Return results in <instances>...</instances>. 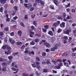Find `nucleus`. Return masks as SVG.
Here are the masks:
<instances>
[{"label":"nucleus","mask_w":76,"mask_h":76,"mask_svg":"<svg viewBox=\"0 0 76 76\" xmlns=\"http://www.w3.org/2000/svg\"><path fill=\"white\" fill-rule=\"evenodd\" d=\"M40 64V63L38 62H36V63H34L31 64V66L35 68V67H37L38 69H41V66L39 65Z\"/></svg>","instance_id":"obj_1"},{"label":"nucleus","mask_w":76,"mask_h":76,"mask_svg":"<svg viewBox=\"0 0 76 76\" xmlns=\"http://www.w3.org/2000/svg\"><path fill=\"white\" fill-rule=\"evenodd\" d=\"M24 6L26 7L28 9H29L31 7H32V4H24Z\"/></svg>","instance_id":"obj_2"},{"label":"nucleus","mask_w":76,"mask_h":76,"mask_svg":"<svg viewBox=\"0 0 76 76\" xmlns=\"http://www.w3.org/2000/svg\"><path fill=\"white\" fill-rule=\"evenodd\" d=\"M9 42H10L12 44H14L16 43V42H15V40H13L12 38H9Z\"/></svg>","instance_id":"obj_3"},{"label":"nucleus","mask_w":76,"mask_h":76,"mask_svg":"<svg viewBox=\"0 0 76 76\" xmlns=\"http://www.w3.org/2000/svg\"><path fill=\"white\" fill-rule=\"evenodd\" d=\"M70 32H71V29H68L66 31H64V34H67V35H69V33Z\"/></svg>","instance_id":"obj_4"},{"label":"nucleus","mask_w":76,"mask_h":76,"mask_svg":"<svg viewBox=\"0 0 76 76\" xmlns=\"http://www.w3.org/2000/svg\"><path fill=\"white\" fill-rule=\"evenodd\" d=\"M57 61H58V62H61V61H62V60L61 59H58L57 60V61H52V62L54 63V64L56 63Z\"/></svg>","instance_id":"obj_5"},{"label":"nucleus","mask_w":76,"mask_h":76,"mask_svg":"<svg viewBox=\"0 0 76 76\" xmlns=\"http://www.w3.org/2000/svg\"><path fill=\"white\" fill-rule=\"evenodd\" d=\"M12 53V51L9 50L8 51H5V54H6L7 55H9V54H10V53Z\"/></svg>","instance_id":"obj_6"},{"label":"nucleus","mask_w":76,"mask_h":76,"mask_svg":"<svg viewBox=\"0 0 76 76\" xmlns=\"http://www.w3.org/2000/svg\"><path fill=\"white\" fill-rule=\"evenodd\" d=\"M44 45H45V46L48 48L50 47V44H48V43H47V42H44Z\"/></svg>","instance_id":"obj_7"},{"label":"nucleus","mask_w":76,"mask_h":76,"mask_svg":"<svg viewBox=\"0 0 76 76\" xmlns=\"http://www.w3.org/2000/svg\"><path fill=\"white\" fill-rule=\"evenodd\" d=\"M60 26L62 28H64V27L65 26V23L62 22V23L60 24Z\"/></svg>","instance_id":"obj_8"},{"label":"nucleus","mask_w":76,"mask_h":76,"mask_svg":"<svg viewBox=\"0 0 76 76\" xmlns=\"http://www.w3.org/2000/svg\"><path fill=\"white\" fill-rule=\"evenodd\" d=\"M18 34L19 35V37L22 36V31L20 30H19L18 31Z\"/></svg>","instance_id":"obj_9"},{"label":"nucleus","mask_w":76,"mask_h":76,"mask_svg":"<svg viewBox=\"0 0 76 76\" xmlns=\"http://www.w3.org/2000/svg\"><path fill=\"white\" fill-rule=\"evenodd\" d=\"M24 58L25 60H27V61H29L30 60V58L29 57H28V56H25L24 57Z\"/></svg>","instance_id":"obj_10"},{"label":"nucleus","mask_w":76,"mask_h":76,"mask_svg":"<svg viewBox=\"0 0 76 76\" xmlns=\"http://www.w3.org/2000/svg\"><path fill=\"white\" fill-rule=\"evenodd\" d=\"M7 0H0V2L2 4H4L6 3V2Z\"/></svg>","instance_id":"obj_11"},{"label":"nucleus","mask_w":76,"mask_h":76,"mask_svg":"<svg viewBox=\"0 0 76 76\" xmlns=\"http://www.w3.org/2000/svg\"><path fill=\"white\" fill-rule=\"evenodd\" d=\"M46 64H50L49 65L51 66V67H53V65L51 64L50 62V61H46Z\"/></svg>","instance_id":"obj_12"},{"label":"nucleus","mask_w":76,"mask_h":76,"mask_svg":"<svg viewBox=\"0 0 76 76\" xmlns=\"http://www.w3.org/2000/svg\"><path fill=\"white\" fill-rule=\"evenodd\" d=\"M53 2L57 6V4L58 3V1L57 0H53Z\"/></svg>","instance_id":"obj_13"},{"label":"nucleus","mask_w":76,"mask_h":76,"mask_svg":"<svg viewBox=\"0 0 76 76\" xmlns=\"http://www.w3.org/2000/svg\"><path fill=\"white\" fill-rule=\"evenodd\" d=\"M48 34L51 35V36H53L54 34H53V33L51 31H50L48 32Z\"/></svg>","instance_id":"obj_14"},{"label":"nucleus","mask_w":76,"mask_h":76,"mask_svg":"<svg viewBox=\"0 0 76 76\" xmlns=\"http://www.w3.org/2000/svg\"><path fill=\"white\" fill-rule=\"evenodd\" d=\"M64 65L65 66H66V67H70L69 66V64H68V63H67V62H64Z\"/></svg>","instance_id":"obj_15"},{"label":"nucleus","mask_w":76,"mask_h":76,"mask_svg":"<svg viewBox=\"0 0 76 76\" xmlns=\"http://www.w3.org/2000/svg\"><path fill=\"white\" fill-rule=\"evenodd\" d=\"M7 47V45H4L2 47V48L3 49H4V50H5V49Z\"/></svg>","instance_id":"obj_16"},{"label":"nucleus","mask_w":76,"mask_h":76,"mask_svg":"<svg viewBox=\"0 0 76 76\" xmlns=\"http://www.w3.org/2000/svg\"><path fill=\"white\" fill-rule=\"evenodd\" d=\"M69 52H67L64 53V54L62 55V56H67L68 54H69Z\"/></svg>","instance_id":"obj_17"},{"label":"nucleus","mask_w":76,"mask_h":76,"mask_svg":"<svg viewBox=\"0 0 76 76\" xmlns=\"http://www.w3.org/2000/svg\"><path fill=\"white\" fill-rule=\"evenodd\" d=\"M35 44V43L34 40L32 41V42L30 43V45H34Z\"/></svg>","instance_id":"obj_18"},{"label":"nucleus","mask_w":76,"mask_h":76,"mask_svg":"<svg viewBox=\"0 0 76 76\" xmlns=\"http://www.w3.org/2000/svg\"><path fill=\"white\" fill-rule=\"evenodd\" d=\"M36 60L37 61H40V58H39L38 56H37L36 57Z\"/></svg>","instance_id":"obj_19"},{"label":"nucleus","mask_w":76,"mask_h":76,"mask_svg":"<svg viewBox=\"0 0 76 76\" xmlns=\"http://www.w3.org/2000/svg\"><path fill=\"white\" fill-rule=\"evenodd\" d=\"M49 8L51 9H54V7L53 5H51L50 6Z\"/></svg>","instance_id":"obj_20"},{"label":"nucleus","mask_w":76,"mask_h":76,"mask_svg":"<svg viewBox=\"0 0 76 76\" xmlns=\"http://www.w3.org/2000/svg\"><path fill=\"white\" fill-rule=\"evenodd\" d=\"M8 57V59L10 60H11V61L12 60V59H13V56H9Z\"/></svg>","instance_id":"obj_21"},{"label":"nucleus","mask_w":76,"mask_h":76,"mask_svg":"<svg viewBox=\"0 0 76 76\" xmlns=\"http://www.w3.org/2000/svg\"><path fill=\"white\" fill-rule=\"evenodd\" d=\"M31 31L32 30H31V29H29V33L30 34H35V32H32Z\"/></svg>","instance_id":"obj_22"},{"label":"nucleus","mask_w":76,"mask_h":76,"mask_svg":"<svg viewBox=\"0 0 76 76\" xmlns=\"http://www.w3.org/2000/svg\"><path fill=\"white\" fill-rule=\"evenodd\" d=\"M10 35L11 37H13V36H15V33L13 32H11L10 33Z\"/></svg>","instance_id":"obj_23"},{"label":"nucleus","mask_w":76,"mask_h":76,"mask_svg":"<svg viewBox=\"0 0 76 76\" xmlns=\"http://www.w3.org/2000/svg\"><path fill=\"white\" fill-rule=\"evenodd\" d=\"M22 75L23 76H29V74L27 73H23Z\"/></svg>","instance_id":"obj_24"},{"label":"nucleus","mask_w":76,"mask_h":76,"mask_svg":"<svg viewBox=\"0 0 76 76\" xmlns=\"http://www.w3.org/2000/svg\"><path fill=\"white\" fill-rule=\"evenodd\" d=\"M34 41L35 42H38L39 41V39L38 38L34 40Z\"/></svg>","instance_id":"obj_25"},{"label":"nucleus","mask_w":76,"mask_h":76,"mask_svg":"<svg viewBox=\"0 0 76 76\" xmlns=\"http://www.w3.org/2000/svg\"><path fill=\"white\" fill-rule=\"evenodd\" d=\"M58 19H63V16L61 15L59 16L58 17Z\"/></svg>","instance_id":"obj_26"},{"label":"nucleus","mask_w":76,"mask_h":76,"mask_svg":"<svg viewBox=\"0 0 76 76\" xmlns=\"http://www.w3.org/2000/svg\"><path fill=\"white\" fill-rule=\"evenodd\" d=\"M55 40H56V38H55V37H52L51 39V41H52V42H53V41H54Z\"/></svg>","instance_id":"obj_27"},{"label":"nucleus","mask_w":76,"mask_h":76,"mask_svg":"<svg viewBox=\"0 0 76 76\" xmlns=\"http://www.w3.org/2000/svg\"><path fill=\"white\" fill-rule=\"evenodd\" d=\"M62 16L63 18H65L66 16V14L64 12H63L62 13Z\"/></svg>","instance_id":"obj_28"},{"label":"nucleus","mask_w":76,"mask_h":76,"mask_svg":"<svg viewBox=\"0 0 76 76\" xmlns=\"http://www.w3.org/2000/svg\"><path fill=\"white\" fill-rule=\"evenodd\" d=\"M58 47H59V45H55V46L53 48H54L55 50H56L57 49Z\"/></svg>","instance_id":"obj_29"},{"label":"nucleus","mask_w":76,"mask_h":76,"mask_svg":"<svg viewBox=\"0 0 76 76\" xmlns=\"http://www.w3.org/2000/svg\"><path fill=\"white\" fill-rule=\"evenodd\" d=\"M72 17L71 16V15H69V16H68L66 17V19H72Z\"/></svg>","instance_id":"obj_30"},{"label":"nucleus","mask_w":76,"mask_h":76,"mask_svg":"<svg viewBox=\"0 0 76 76\" xmlns=\"http://www.w3.org/2000/svg\"><path fill=\"white\" fill-rule=\"evenodd\" d=\"M19 54V53L17 52H16L15 53H13L12 55L13 56H16V55H18Z\"/></svg>","instance_id":"obj_31"},{"label":"nucleus","mask_w":76,"mask_h":76,"mask_svg":"<svg viewBox=\"0 0 76 76\" xmlns=\"http://www.w3.org/2000/svg\"><path fill=\"white\" fill-rule=\"evenodd\" d=\"M7 50L8 51H11V50H12V48L10 46H8L7 47Z\"/></svg>","instance_id":"obj_32"},{"label":"nucleus","mask_w":76,"mask_h":76,"mask_svg":"<svg viewBox=\"0 0 76 76\" xmlns=\"http://www.w3.org/2000/svg\"><path fill=\"white\" fill-rule=\"evenodd\" d=\"M2 65L3 67H5V66H6V63L5 62L3 63L2 64Z\"/></svg>","instance_id":"obj_33"},{"label":"nucleus","mask_w":76,"mask_h":76,"mask_svg":"<svg viewBox=\"0 0 76 76\" xmlns=\"http://www.w3.org/2000/svg\"><path fill=\"white\" fill-rule=\"evenodd\" d=\"M42 1L41 0H36L35 1L36 3H41Z\"/></svg>","instance_id":"obj_34"},{"label":"nucleus","mask_w":76,"mask_h":76,"mask_svg":"<svg viewBox=\"0 0 76 76\" xmlns=\"http://www.w3.org/2000/svg\"><path fill=\"white\" fill-rule=\"evenodd\" d=\"M16 44L17 45H21V44H22V42H17Z\"/></svg>","instance_id":"obj_35"},{"label":"nucleus","mask_w":76,"mask_h":76,"mask_svg":"<svg viewBox=\"0 0 76 76\" xmlns=\"http://www.w3.org/2000/svg\"><path fill=\"white\" fill-rule=\"evenodd\" d=\"M33 24L35 26H37V23L36 22V21H34L33 22Z\"/></svg>","instance_id":"obj_36"},{"label":"nucleus","mask_w":76,"mask_h":76,"mask_svg":"<svg viewBox=\"0 0 76 76\" xmlns=\"http://www.w3.org/2000/svg\"><path fill=\"white\" fill-rule=\"evenodd\" d=\"M4 30L5 31H9V28L7 27H5L4 28Z\"/></svg>","instance_id":"obj_37"},{"label":"nucleus","mask_w":76,"mask_h":76,"mask_svg":"<svg viewBox=\"0 0 76 76\" xmlns=\"http://www.w3.org/2000/svg\"><path fill=\"white\" fill-rule=\"evenodd\" d=\"M18 16H15L13 17V19L14 20H16L17 19H18Z\"/></svg>","instance_id":"obj_38"},{"label":"nucleus","mask_w":76,"mask_h":76,"mask_svg":"<svg viewBox=\"0 0 76 76\" xmlns=\"http://www.w3.org/2000/svg\"><path fill=\"white\" fill-rule=\"evenodd\" d=\"M25 53H28L29 54H30V53H29V51H28L26 50H25L24 51Z\"/></svg>","instance_id":"obj_39"},{"label":"nucleus","mask_w":76,"mask_h":76,"mask_svg":"<svg viewBox=\"0 0 76 76\" xmlns=\"http://www.w3.org/2000/svg\"><path fill=\"white\" fill-rule=\"evenodd\" d=\"M55 68L56 69H60V66H56Z\"/></svg>","instance_id":"obj_40"},{"label":"nucleus","mask_w":76,"mask_h":76,"mask_svg":"<svg viewBox=\"0 0 76 76\" xmlns=\"http://www.w3.org/2000/svg\"><path fill=\"white\" fill-rule=\"evenodd\" d=\"M70 6V3H69L68 4V5H66L65 6V7H69Z\"/></svg>","instance_id":"obj_41"},{"label":"nucleus","mask_w":76,"mask_h":76,"mask_svg":"<svg viewBox=\"0 0 76 76\" xmlns=\"http://www.w3.org/2000/svg\"><path fill=\"white\" fill-rule=\"evenodd\" d=\"M45 42V40H42V41H41L39 42L40 45H41V44L42 43V42Z\"/></svg>","instance_id":"obj_42"},{"label":"nucleus","mask_w":76,"mask_h":76,"mask_svg":"<svg viewBox=\"0 0 76 76\" xmlns=\"http://www.w3.org/2000/svg\"><path fill=\"white\" fill-rule=\"evenodd\" d=\"M50 51H55V49L54 48H51Z\"/></svg>","instance_id":"obj_43"},{"label":"nucleus","mask_w":76,"mask_h":76,"mask_svg":"<svg viewBox=\"0 0 76 76\" xmlns=\"http://www.w3.org/2000/svg\"><path fill=\"white\" fill-rule=\"evenodd\" d=\"M46 54H47L46 53H45V52H44L42 54V56L43 57H44V56H46Z\"/></svg>","instance_id":"obj_44"},{"label":"nucleus","mask_w":76,"mask_h":76,"mask_svg":"<svg viewBox=\"0 0 76 76\" xmlns=\"http://www.w3.org/2000/svg\"><path fill=\"white\" fill-rule=\"evenodd\" d=\"M10 18H7L6 19V20L7 22H10Z\"/></svg>","instance_id":"obj_45"},{"label":"nucleus","mask_w":76,"mask_h":76,"mask_svg":"<svg viewBox=\"0 0 76 76\" xmlns=\"http://www.w3.org/2000/svg\"><path fill=\"white\" fill-rule=\"evenodd\" d=\"M44 72H45L46 73V72H48V69H45L43 70Z\"/></svg>","instance_id":"obj_46"},{"label":"nucleus","mask_w":76,"mask_h":76,"mask_svg":"<svg viewBox=\"0 0 76 76\" xmlns=\"http://www.w3.org/2000/svg\"><path fill=\"white\" fill-rule=\"evenodd\" d=\"M13 8L15 10V11H16L18 10V7L17 6H15Z\"/></svg>","instance_id":"obj_47"},{"label":"nucleus","mask_w":76,"mask_h":76,"mask_svg":"<svg viewBox=\"0 0 76 76\" xmlns=\"http://www.w3.org/2000/svg\"><path fill=\"white\" fill-rule=\"evenodd\" d=\"M3 7H1L0 9V12H3Z\"/></svg>","instance_id":"obj_48"},{"label":"nucleus","mask_w":76,"mask_h":76,"mask_svg":"<svg viewBox=\"0 0 76 76\" xmlns=\"http://www.w3.org/2000/svg\"><path fill=\"white\" fill-rule=\"evenodd\" d=\"M20 25L21 26H23V27H24L25 26L24 25V24H23V23L22 22H21L20 23Z\"/></svg>","instance_id":"obj_49"},{"label":"nucleus","mask_w":76,"mask_h":76,"mask_svg":"<svg viewBox=\"0 0 76 76\" xmlns=\"http://www.w3.org/2000/svg\"><path fill=\"white\" fill-rule=\"evenodd\" d=\"M44 27L46 29H48V28L49 26H48L47 25H45L44 26Z\"/></svg>","instance_id":"obj_50"},{"label":"nucleus","mask_w":76,"mask_h":76,"mask_svg":"<svg viewBox=\"0 0 76 76\" xmlns=\"http://www.w3.org/2000/svg\"><path fill=\"white\" fill-rule=\"evenodd\" d=\"M2 70L4 72H6V68H3Z\"/></svg>","instance_id":"obj_51"},{"label":"nucleus","mask_w":76,"mask_h":76,"mask_svg":"<svg viewBox=\"0 0 76 76\" xmlns=\"http://www.w3.org/2000/svg\"><path fill=\"white\" fill-rule=\"evenodd\" d=\"M12 69V70H13V71H16V70H17V69H16L14 68V67H13L12 68H11Z\"/></svg>","instance_id":"obj_52"},{"label":"nucleus","mask_w":76,"mask_h":76,"mask_svg":"<svg viewBox=\"0 0 76 76\" xmlns=\"http://www.w3.org/2000/svg\"><path fill=\"white\" fill-rule=\"evenodd\" d=\"M63 20L64 22H67V18H64L63 19Z\"/></svg>","instance_id":"obj_53"},{"label":"nucleus","mask_w":76,"mask_h":76,"mask_svg":"<svg viewBox=\"0 0 76 76\" xmlns=\"http://www.w3.org/2000/svg\"><path fill=\"white\" fill-rule=\"evenodd\" d=\"M57 32L58 33H60V32H61V29H59L58 30Z\"/></svg>","instance_id":"obj_54"},{"label":"nucleus","mask_w":76,"mask_h":76,"mask_svg":"<svg viewBox=\"0 0 76 76\" xmlns=\"http://www.w3.org/2000/svg\"><path fill=\"white\" fill-rule=\"evenodd\" d=\"M71 11L72 12V13H75V12H76V11L75 10V9H72V10Z\"/></svg>","instance_id":"obj_55"},{"label":"nucleus","mask_w":76,"mask_h":76,"mask_svg":"<svg viewBox=\"0 0 76 76\" xmlns=\"http://www.w3.org/2000/svg\"><path fill=\"white\" fill-rule=\"evenodd\" d=\"M24 18L25 19H28V15H25L24 16Z\"/></svg>","instance_id":"obj_56"},{"label":"nucleus","mask_w":76,"mask_h":76,"mask_svg":"<svg viewBox=\"0 0 76 76\" xmlns=\"http://www.w3.org/2000/svg\"><path fill=\"white\" fill-rule=\"evenodd\" d=\"M64 39H68V37L66 36H64Z\"/></svg>","instance_id":"obj_57"},{"label":"nucleus","mask_w":76,"mask_h":76,"mask_svg":"<svg viewBox=\"0 0 76 76\" xmlns=\"http://www.w3.org/2000/svg\"><path fill=\"white\" fill-rule=\"evenodd\" d=\"M4 34V33H3V32H0V35L1 36H2V35H3Z\"/></svg>","instance_id":"obj_58"},{"label":"nucleus","mask_w":76,"mask_h":76,"mask_svg":"<svg viewBox=\"0 0 76 76\" xmlns=\"http://www.w3.org/2000/svg\"><path fill=\"white\" fill-rule=\"evenodd\" d=\"M42 31L44 32H46L47 31V30H46L45 28H43Z\"/></svg>","instance_id":"obj_59"},{"label":"nucleus","mask_w":76,"mask_h":76,"mask_svg":"<svg viewBox=\"0 0 76 76\" xmlns=\"http://www.w3.org/2000/svg\"><path fill=\"white\" fill-rule=\"evenodd\" d=\"M31 28L32 29H33L34 30H35V28H34V27L33 26H32L31 27Z\"/></svg>","instance_id":"obj_60"},{"label":"nucleus","mask_w":76,"mask_h":76,"mask_svg":"<svg viewBox=\"0 0 76 76\" xmlns=\"http://www.w3.org/2000/svg\"><path fill=\"white\" fill-rule=\"evenodd\" d=\"M11 22L13 23V22H15V23H16L17 21L16 20H12L11 21Z\"/></svg>","instance_id":"obj_61"},{"label":"nucleus","mask_w":76,"mask_h":76,"mask_svg":"<svg viewBox=\"0 0 76 76\" xmlns=\"http://www.w3.org/2000/svg\"><path fill=\"white\" fill-rule=\"evenodd\" d=\"M59 66L60 67H61L63 66V63L61 62L59 64Z\"/></svg>","instance_id":"obj_62"},{"label":"nucleus","mask_w":76,"mask_h":76,"mask_svg":"<svg viewBox=\"0 0 76 76\" xmlns=\"http://www.w3.org/2000/svg\"><path fill=\"white\" fill-rule=\"evenodd\" d=\"M68 22H70L71 23L73 22V20H69L68 21Z\"/></svg>","instance_id":"obj_63"},{"label":"nucleus","mask_w":76,"mask_h":76,"mask_svg":"<svg viewBox=\"0 0 76 76\" xmlns=\"http://www.w3.org/2000/svg\"><path fill=\"white\" fill-rule=\"evenodd\" d=\"M29 53H30V54H34V51H32L31 52H29Z\"/></svg>","instance_id":"obj_64"}]
</instances>
